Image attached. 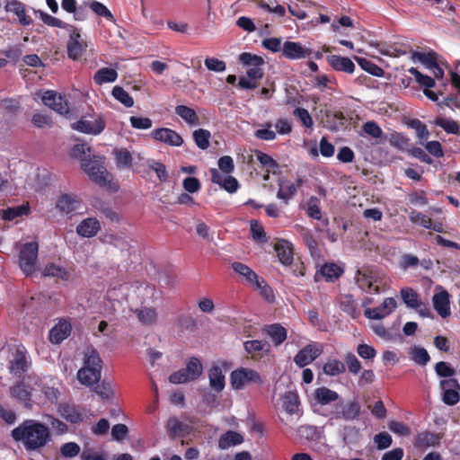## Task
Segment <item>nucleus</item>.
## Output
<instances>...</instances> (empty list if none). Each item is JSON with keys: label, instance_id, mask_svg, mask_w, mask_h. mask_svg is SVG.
I'll return each mask as SVG.
<instances>
[{"label": "nucleus", "instance_id": "603ef678", "mask_svg": "<svg viewBox=\"0 0 460 460\" xmlns=\"http://www.w3.org/2000/svg\"><path fill=\"white\" fill-rule=\"evenodd\" d=\"M406 124L409 128L415 130L417 137L420 139H428V137H429V132L427 128V126L424 123H422L420 119H409Z\"/></svg>", "mask_w": 460, "mask_h": 460}, {"label": "nucleus", "instance_id": "e433bc0d", "mask_svg": "<svg viewBox=\"0 0 460 460\" xmlns=\"http://www.w3.org/2000/svg\"><path fill=\"white\" fill-rule=\"evenodd\" d=\"M319 273L326 281L333 282L342 275L343 270L335 263H325L321 267Z\"/></svg>", "mask_w": 460, "mask_h": 460}, {"label": "nucleus", "instance_id": "aec40b11", "mask_svg": "<svg viewBox=\"0 0 460 460\" xmlns=\"http://www.w3.org/2000/svg\"><path fill=\"white\" fill-rule=\"evenodd\" d=\"M82 200L76 195L62 194L57 200L56 208L65 214H70L79 209Z\"/></svg>", "mask_w": 460, "mask_h": 460}, {"label": "nucleus", "instance_id": "09e8293b", "mask_svg": "<svg viewBox=\"0 0 460 460\" xmlns=\"http://www.w3.org/2000/svg\"><path fill=\"white\" fill-rule=\"evenodd\" d=\"M357 61H358V64L360 66V67L363 70L367 71V73H369L372 75L380 77V76H383L385 74L382 67H380L379 66H377L376 64L373 63L372 61H370L367 58H357Z\"/></svg>", "mask_w": 460, "mask_h": 460}, {"label": "nucleus", "instance_id": "5fc2aeb1", "mask_svg": "<svg viewBox=\"0 0 460 460\" xmlns=\"http://www.w3.org/2000/svg\"><path fill=\"white\" fill-rule=\"evenodd\" d=\"M412 58H417L429 68L437 67V54L433 51L428 53L415 51L412 53Z\"/></svg>", "mask_w": 460, "mask_h": 460}, {"label": "nucleus", "instance_id": "6ab92c4d", "mask_svg": "<svg viewBox=\"0 0 460 460\" xmlns=\"http://www.w3.org/2000/svg\"><path fill=\"white\" fill-rule=\"evenodd\" d=\"M277 252L279 261L285 266H290L293 264L294 259V248L290 242L280 239L274 246Z\"/></svg>", "mask_w": 460, "mask_h": 460}, {"label": "nucleus", "instance_id": "393cba45", "mask_svg": "<svg viewBox=\"0 0 460 460\" xmlns=\"http://www.w3.org/2000/svg\"><path fill=\"white\" fill-rule=\"evenodd\" d=\"M330 66L336 71L352 74L355 70V64L347 57L332 55L327 57Z\"/></svg>", "mask_w": 460, "mask_h": 460}, {"label": "nucleus", "instance_id": "0eeeda50", "mask_svg": "<svg viewBox=\"0 0 460 460\" xmlns=\"http://www.w3.org/2000/svg\"><path fill=\"white\" fill-rule=\"evenodd\" d=\"M81 168L87 173L91 181L100 186H106L108 172L101 160L95 156L93 159H82Z\"/></svg>", "mask_w": 460, "mask_h": 460}, {"label": "nucleus", "instance_id": "412c9836", "mask_svg": "<svg viewBox=\"0 0 460 460\" xmlns=\"http://www.w3.org/2000/svg\"><path fill=\"white\" fill-rule=\"evenodd\" d=\"M101 230V223L95 217H87L82 220L76 226L78 235L85 238L95 236Z\"/></svg>", "mask_w": 460, "mask_h": 460}, {"label": "nucleus", "instance_id": "8fccbe9b", "mask_svg": "<svg viewBox=\"0 0 460 460\" xmlns=\"http://www.w3.org/2000/svg\"><path fill=\"white\" fill-rule=\"evenodd\" d=\"M252 288L259 290L261 296L268 302L274 301L275 296L273 290L263 279H259Z\"/></svg>", "mask_w": 460, "mask_h": 460}, {"label": "nucleus", "instance_id": "864d4df0", "mask_svg": "<svg viewBox=\"0 0 460 460\" xmlns=\"http://www.w3.org/2000/svg\"><path fill=\"white\" fill-rule=\"evenodd\" d=\"M307 216L313 219L321 220L322 211L320 208V200L316 197H311L307 202Z\"/></svg>", "mask_w": 460, "mask_h": 460}, {"label": "nucleus", "instance_id": "b1692460", "mask_svg": "<svg viewBox=\"0 0 460 460\" xmlns=\"http://www.w3.org/2000/svg\"><path fill=\"white\" fill-rule=\"evenodd\" d=\"M441 437L438 434L430 431H422L418 433L415 438L414 447L420 450H425L429 447H435L439 444Z\"/></svg>", "mask_w": 460, "mask_h": 460}, {"label": "nucleus", "instance_id": "de8ad7c7", "mask_svg": "<svg viewBox=\"0 0 460 460\" xmlns=\"http://www.w3.org/2000/svg\"><path fill=\"white\" fill-rule=\"evenodd\" d=\"M193 139L197 146L202 150H206L209 146V139L211 134L208 130L199 128L193 132Z\"/></svg>", "mask_w": 460, "mask_h": 460}, {"label": "nucleus", "instance_id": "c756f323", "mask_svg": "<svg viewBox=\"0 0 460 460\" xmlns=\"http://www.w3.org/2000/svg\"><path fill=\"white\" fill-rule=\"evenodd\" d=\"M166 428L169 436L172 438L185 436L190 430V427L176 417L169 418Z\"/></svg>", "mask_w": 460, "mask_h": 460}, {"label": "nucleus", "instance_id": "2eb2a0df", "mask_svg": "<svg viewBox=\"0 0 460 460\" xmlns=\"http://www.w3.org/2000/svg\"><path fill=\"white\" fill-rule=\"evenodd\" d=\"M151 137L156 140L172 146H181L183 139L180 134L168 128H160L151 132Z\"/></svg>", "mask_w": 460, "mask_h": 460}, {"label": "nucleus", "instance_id": "72a5a7b5", "mask_svg": "<svg viewBox=\"0 0 460 460\" xmlns=\"http://www.w3.org/2000/svg\"><path fill=\"white\" fill-rule=\"evenodd\" d=\"M210 386L217 392H221L225 387V376L219 367L214 366L208 371Z\"/></svg>", "mask_w": 460, "mask_h": 460}, {"label": "nucleus", "instance_id": "052dcab7", "mask_svg": "<svg viewBox=\"0 0 460 460\" xmlns=\"http://www.w3.org/2000/svg\"><path fill=\"white\" fill-rule=\"evenodd\" d=\"M344 361L348 367V370L349 373L353 375H358L360 372L362 368L361 363L353 353H347L345 355Z\"/></svg>", "mask_w": 460, "mask_h": 460}, {"label": "nucleus", "instance_id": "338daca9", "mask_svg": "<svg viewBox=\"0 0 460 460\" xmlns=\"http://www.w3.org/2000/svg\"><path fill=\"white\" fill-rule=\"evenodd\" d=\"M94 207L101 211L111 222L119 221V216L108 204L102 201H97Z\"/></svg>", "mask_w": 460, "mask_h": 460}, {"label": "nucleus", "instance_id": "9d476101", "mask_svg": "<svg viewBox=\"0 0 460 460\" xmlns=\"http://www.w3.org/2000/svg\"><path fill=\"white\" fill-rule=\"evenodd\" d=\"M32 391L33 388L30 385L23 380H18L10 387V396L22 403L25 408L31 410L35 402L32 400Z\"/></svg>", "mask_w": 460, "mask_h": 460}, {"label": "nucleus", "instance_id": "9b49d317", "mask_svg": "<svg viewBox=\"0 0 460 460\" xmlns=\"http://www.w3.org/2000/svg\"><path fill=\"white\" fill-rule=\"evenodd\" d=\"M355 279L362 291L369 294H378L380 292L379 287L376 285L377 277L372 270H358Z\"/></svg>", "mask_w": 460, "mask_h": 460}, {"label": "nucleus", "instance_id": "a878e982", "mask_svg": "<svg viewBox=\"0 0 460 460\" xmlns=\"http://www.w3.org/2000/svg\"><path fill=\"white\" fill-rule=\"evenodd\" d=\"M314 398L317 403L327 405L332 402H336L340 399V394L326 386H321L314 390Z\"/></svg>", "mask_w": 460, "mask_h": 460}, {"label": "nucleus", "instance_id": "6e6d98bb", "mask_svg": "<svg viewBox=\"0 0 460 460\" xmlns=\"http://www.w3.org/2000/svg\"><path fill=\"white\" fill-rule=\"evenodd\" d=\"M408 72L413 75L416 79V81L426 87V89L431 88L435 85V80L426 75L421 74L417 68L411 67Z\"/></svg>", "mask_w": 460, "mask_h": 460}, {"label": "nucleus", "instance_id": "e2e57ef3", "mask_svg": "<svg viewBox=\"0 0 460 460\" xmlns=\"http://www.w3.org/2000/svg\"><path fill=\"white\" fill-rule=\"evenodd\" d=\"M410 219L411 222L415 224H419L424 228H430L432 226V220L427 215L422 214L421 212L412 210L410 213Z\"/></svg>", "mask_w": 460, "mask_h": 460}, {"label": "nucleus", "instance_id": "6e6552de", "mask_svg": "<svg viewBox=\"0 0 460 460\" xmlns=\"http://www.w3.org/2000/svg\"><path fill=\"white\" fill-rule=\"evenodd\" d=\"M231 385L234 389L241 390L250 384H262L261 375L254 369L240 367L234 370L230 376Z\"/></svg>", "mask_w": 460, "mask_h": 460}, {"label": "nucleus", "instance_id": "774afa93", "mask_svg": "<svg viewBox=\"0 0 460 460\" xmlns=\"http://www.w3.org/2000/svg\"><path fill=\"white\" fill-rule=\"evenodd\" d=\"M204 64L209 71L224 72L226 69V62L216 58H207Z\"/></svg>", "mask_w": 460, "mask_h": 460}, {"label": "nucleus", "instance_id": "69168bd1", "mask_svg": "<svg viewBox=\"0 0 460 460\" xmlns=\"http://www.w3.org/2000/svg\"><path fill=\"white\" fill-rule=\"evenodd\" d=\"M265 345V342L259 340L247 341L243 343L245 351L252 356L259 354L261 351H262Z\"/></svg>", "mask_w": 460, "mask_h": 460}, {"label": "nucleus", "instance_id": "c85d7f7f", "mask_svg": "<svg viewBox=\"0 0 460 460\" xmlns=\"http://www.w3.org/2000/svg\"><path fill=\"white\" fill-rule=\"evenodd\" d=\"M231 268L235 273L243 277L245 279L246 283H248L252 287L260 279L255 271H253L249 266L242 262L234 261L231 264Z\"/></svg>", "mask_w": 460, "mask_h": 460}, {"label": "nucleus", "instance_id": "ea45409f", "mask_svg": "<svg viewBox=\"0 0 460 460\" xmlns=\"http://www.w3.org/2000/svg\"><path fill=\"white\" fill-rule=\"evenodd\" d=\"M341 309L350 315L352 318H358L360 315V311L358 308V304L353 299V296H344L341 300Z\"/></svg>", "mask_w": 460, "mask_h": 460}, {"label": "nucleus", "instance_id": "ddd939ff", "mask_svg": "<svg viewBox=\"0 0 460 460\" xmlns=\"http://www.w3.org/2000/svg\"><path fill=\"white\" fill-rule=\"evenodd\" d=\"M396 307V300L394 297H386L381 305L375 308H367L364 314L368 319L381 320L391 314Z\"/></svg>", "mask_w": 460, "mask_h": 460}, {"label": "nucleus", "instance_id": "bf43d9fd", "mask_svg": "<svg viewBox=\"0 0 460 460\" xmlns=\"http://www.w3.org/2000/svg\"><path fill=\"white\" fill-rule=\"evenodd\" d=\"M241 63L247 66H261L264 60L261 57L248 52L242 53L239 57Z\"/></svg>", "mask_w": 460, "mask_h": 460}, {"label": "nucleus", "instance_id": "39448f33", "mask_svg": "<svg viewBox=\"0 0 460 460\" xmlns=\"http://www.w3.org/2000/svg\"><path fill=\"white\" fill-rule=\"evenodd\" d=\"M106 123L102 115L93 116L85 114L72 124V128L81 133L89 135H99L105 128Z\"/></svg>", "mask_w": 460, "mask_h": 460}, {"label": "nucleus", "instance_id": "423d86ee", "mask_svg": "<svg viewBox=\"0 0 460 460\" xmlns=\"http://www.w3.org/2000/svg\"><path fill=\"white\" fill-rule=\"evenodd\" d=\"M38 252L39 245L36 242H29L22 245L19 254V265L24 274L31 275L35 271Z\"/></svg>", "mask_w": 460, "mask_h": 460}, {"label": "nucleus", "instance_id": "a211bd4d", "mask_svg": "<svg viewBox=\"0 0 460 460\" xmlns=\"http://www.w3.org/2000/svg\"><path fill=\"white\" fill-rule=\"evenodd\" d=\"M58 414L66 421L72 424H77L83 421L84 414L79 407L67 402L60 403L58 407Z\"/></svg>", "mask_w": 460, "mask_h": 460}, {"label": "nucleus", "instance_id": "37998d69", "mask_svg": "<svg viewBox=\"0 0 460 460\" xmlns=\"http://www.w3.org/2000/svg\"><path fill=\"white\" fill-rule=\"evenodd\" d=\"M434 124L442 128L448 134L460 135V127L458 123L452 119L438 117L434 120Z\"/></svg>", "mask_w": 460, "mask_h": 460}, {"label": "nucleus", "instance_id": "79ce46f5", "mask_svg": "<svg viewBox=\"0 0 460 460\" xmlns=\"http://www.w3.org/2000/svg\"><path fill=\"white\" fill-rule=\"evenodd\" d=\"M43 275L45 277H57L63 280H67L69 278L68 271L55 263H48L43 270Z\"/></svg>", "mask_w": 460, "mask_h": 460}, {"label": "nucleus", "instance_id": "1a4fd4ad", "mask_svg": "<svg viewBox=\"0 0 460 460\" xmlns=\"http://www.w3.org/2000/svg\"><path fill=\"white\" fill-rule=\"evenodd\" d=\"M31 365V363L27 357L26 351L17 349L9 360L8 370L13 377L23 378L24 375L29 371Z\"/></svg>", "mask_w": 460, "mask_h": 460}, {"label": "nucleus", "instance_id": "7c9ffc66", "mask_svg": "<svg viewBox=\"0 0 460 460\" xmlns=\"http://www.w3.org/2000/svg\"><path fill=\"white\" fill-rule=\"evenodd\" d=\"M266 333L271 338L275 346L282 344L288 336V332L279 323H272L265 327Z\"/></svg>", "mask_w": 460, "mask_h": 460}, {"label": "nucleus", "instance_id": "f257e3e1", "mask_svg": "<svg viewBox=\"0 0 460 460\" xmlns=\"http://www.w3.org/2000/svg\"><path fill=\"white\" fill-rule=\"evenodd\" d=\"M15 442H21L27 452H40L52 441L49 428L37 420L28 419L11 431Z\"/></svg>", "mask_w": 460, "mask_h": 460}, {"label": "nucleus", "instance_id": "20e7f679", "mask_svg": "<svg viewBox=\"0 0 460 460\" xmlns=\"http://www.w3.org/2000/svg\"><path fill=\"white\" fill-rule=\"evenodd\" d=\"M35 385L40 388V392L43 395L44 403L56 404L61 395L60 386L62 385L61 381L54 376H45L39 378Z\"/></svg>", "mask_w": 460, "mask_h": 460}, {"label": "nucleus", "instance_id": "4be33fe9", "mask_svg": "<svg viewBox=\"0 0 460 460\" xmlns=\"http://www.w3.org/2000/svg\"><path fill=\"white\" fill-rule=\"evenodd\" d=\"M71 331V323L67 320H60L49 331V341L54 344H59L70 335Z\"/></svg>", "mask_w": 460, "mask_h": 460}, {"label": "nucleus", "instance_id": "13d9d810", "mask_svg": "<svg viewBox=\"0 0 460 460\" xmlns=\"http://www.w3.org/2000/svg\"><path fill=\"white\" fill-rule=\"evenodd\" d=\"M256 157L268 172H274L279 167L278 163L270 155L263 152L258 151Z\"/></svg>", "mask_w": 460, "mask_h": 460}, {"label": "nucleus", "instance_id": "4468645a", "mask_svg": "<svg viewBox=\"0 0 460 460\" xmlns=\"http://www.w3.org/2000/svg\"><path fill=\"white\" fill-rule=\"evenodd\" d=\"M322 351V349L316 343L308 344L297 352L294 358V362L299 367H304L317 358Z\"/></svg>", "mask_w": 460, "mask_h": 460}, {"label": "nucleus", "instance_id": "49530a36", "mask_svg": "<svg viewBox=\"0 0 460 460\" xmlns=\"http://www.w3.org/2000/svg\"><path fill=\"white\" fill-rule=\"evenodd\" d=\"M323 370L324 374L335 376L344 373L346 371V367L341 361L338 359H332L323 365Z\"/></svg>", "mask_w": 460, "mask_h": 460}, {"label": "nucleus", "instance_id": "a19ab883", "mask_svg": "<svg viewBox=\"0 0 460 460\" xmlns=\"http://www.w3.org/2000/svg\"><path fill=\"white\" fill-rule=\"evenodd\" d=\"M113 154L119 168H130L132 166L133 158L128 150L125 148L115 149Z\"/></svg>", "mask_w": 460, "mask_h": 460}, {"label": "nucleus", "instance_id": "58836bf2", "mask_svg": "<svg viewBox=\"0 0 460 460\" xmlns=\"http://www.w3.org/2000/svg\"><path fill=\"white\" fill-rule=\"evenodd\" d=\"M184 371L188 374V377L190 381L198 379L203 371L200 360L195 357L190 358L186 364Z\"/></svg>", "mask_w": 460, "mask_h": 460}, {"label": "nucleus", "instance_id": "5701e85b", "mask_svg": "<svg viewBox=\"0 0 460 460\" xmlns=\"http://www.w3.org/2000/svg\"><path fill=\"white\" fill-rule=\"evenodd\" d=\"M433 306L437 313L442 317L447 318L450 315L449 294L443 289L433 296Z\"/></svg>", "mask_w": 460, "mask_h": 460}, {"label": "nucleus", "instance_id": "f3484780", "mask_svg": "<svg viewBox=\"0 0 460 460\" xmlns=\"http://www.w3.org/2000/svg\"><path fill=\"white\" fill-rule=\"evenodd\" d=\"M282 53L288 59H301L309 57L312 50L304 48L299 42L286 41L283 45Z\"/></svg>", "mask_w": 460, "mask_h": 460}, {"label": "nucleus", "instance_id": "473e14b6", "mask_svg": "<svg viewBox=\"0 0 460 460\" xmlns=\"http://www.w3.org/2000/svg\"><path fill=\"white\" fill-rule=\"evenodd\" d=\"M175 113L180 116L190 126L199 125V118L197 112L185 105H178L175 107Z\"/></svg>", "mask_w": 460, "mask_h": 460}, {"label": "nucleus", "instance_id": "a18cd8bd", "mask_svg": "<svg viewBox=\"0 0 460 460\" xmlns=\"http://www.w3.org/2000/svg\"><path fill=\"white\" fill-rule=\"evenodd\" d=\"M138 320L144 324H153L156 322L157 314L155 308L142 307L136 310Z\"/></svg>", "mask_w": 460, "mask_h": 460}, {"label": "nucleus", "instance_id": "f03ea898", "mask_svg": "<svg viewBox=\"0 0 460 460\" xmlns=\"http://www.w3.org/2000/svg\"><path fill=\"white\" fill-rule=\"evenodd\" d=\"M102 360L95 349H88L84 354V366L77 372L78 381L85 386H93L101 380Z\"/></svg>", "mask_w": 460, "mask_h": 460}, {"label": "nucleus", "instance_id": "2f4dec72", "mask_svg": "<svg viewBox=\"0 0 460 460\" xmlns=\"http://www.w3.org/2000/svg\"><path fill=\"white\" fill-rule=\"evenodd\" d=\"M243 441V438L241 434L229 430L221 435L218 440V447L220 449H227L230 447L236 446L242 444Z\"/></svg>", "mask_w": 460, "mask_h": 460}, {"label": "nucleus", "instance_id": "bb28decb", "mask_svg": "<svg viewBox=\"0 0 460 460\" xmlns=\"http://www.w3.org/2000/svg\"><path fill=\"white\" fill-rule=\"evenodd\" d=\"M80 33L74 31L70 34V39L67 43V54L68 57L74 60L78 59L85 50V45L79 41Z\"/></svg>", "mask_w": 460, "mask_h": 460}, {"label": "nucleus", "instance_id": "c03bdc74", "mask_svg": "<svg viewBox=\"0 0 460 460\" xmlns=\"http://www.w3.org/2000/svg\"><path fill=\"white\" fill-rule=\"evenodd\" d=\"M400 295L403 303L410 308L418 306V303L420 301L419 294L411 288H402Z\"/></svg>", "mask_w": 460, "mask_h": 460}, {"label": "nucleus", "instance_id": "dca6fc26", "mask_svg": "<svg viewBox=\"0 0 460 460\" xmlns=\"http://www.w3.org/2000/svg\"><path fill=\"white\" fill-rule=\"evenodd\" d=\"M303 185V180L298 178L296 182H290L287 180H279L277 198L281 199L286 205L296 194L297 189Z\"/></svg>", "mask_w": 460, "mask_h": 460}, {"label": "nucleus", "instance_id": "0e129e2a", "mask_svg": "<svg viewBox=\"0 0 460 460\" xmlns=\"http://www.w3.org/2000/svg\"><path fill=\"white\" fill-rule=\"evenodd\" d=\"M149 167L154 172H155L156 176L160 181H163V182L167 181V180L169 178V174H168L166 167L164 164H162L159 161L151 160L149 162Z\"/></svg>", "mask_w": 460, "mask_h": 460}, {"label": "nucleus", "instance_id": "f704fd0d", "mask_svg": "<svg viewBox=\"0 0 460 460\" xmlns=\"http://www.w3.org/2000/svg\"><path fill=\"white\" fill-rule=\"evenodd\" d=\"M31 212L29 204H22L18 207L7 208L3 209L0 213L2 219L5 221H12L19 217L28 215Z\"/></svg>", "mask_w": 460, "mask_h": 460}, {"label": "nucleus", "instance_id": "7ed1b4c3", "mask_svg": "<svg viewBox=\"0 0 460 460\" xmlns=\"http://www.w3.org/2000/svg\"><path fill=\"white\" fill-rule=\"evenodd\" d=\"M361 414V404L357 399L344 400L340 398L332 404L326 417L331 420L353 421Z\"/></svg>", "mask_w": 460, "mask_h": 460}, {"label": "nucleus", "instance_id": "c9c22d12", "mask_svg": "<svg viewBox=\"0 0 460 460\" xmlns=\"http://www.w3.org/2000/svg\"><path fill=\"white\" fill-rule=\"evenodd\" d=\"M118 78V73L114 68L102 67L99 69L93 75L95 84L102 85L107 83H113Z\"/></svg>", "mask_w": 460, "mask_h": 460}, {"label": "nucleus", "instance_id": "4d7b16f0", "mask_svg": "<svg viewBox=\"0 0 460 460\" xmlns=\"http://www.w3.org/2000/svg\"><path fill=\"white\" fill-rule=\"evenodd\" d=\"M250 226L253 240L260 243H266L268 241L264 228L259 221L251 220Z\"/></svg>", "mask_w": 460, "mask_h": 460}, {"label": "nucleus", "instance_id": "680f3d73", "mask_svg": "<svg viewBox=\"0 0 460 460\" xmlns=\"http://www.w3.org/2000/svg\"><path fill=\"white\" fill-rule=\"evenodd\" d=\"M293 115L296 117L302 125L305 128H312L314 125L313 119L308 112V111L305 108H296L293 111Z\"/></svg>", "mask_w": 460, "mask_h": 460}, {"label": "nucleus", "instance_id": "cd10ccee", "mask_svg": "<svg viewBox=\"0 0 460 460\" xmlns=\"http://www.w3.org/2000/svg\"><path fill=\"white\" fill-rule=\"evenodd\" d=\"M6 11L14 13L20 23L27 26L32 22V19L26 14L25 5L20 1L12 0L6 4Z\"/></svg>", "mask_w": 460, "mask_h": 460}, {"label": "nucleus", "instance_id": "3c124183", "mask_svg": "<svg viewBox=\"0 0 460 460\" xmlns=\"http://www.w3.org/2000/svg\"><path fill=\"white\" fill-rule=\"evenodd\" d=\"M112 95L127 108L132 107L134 104L133 98L121 86H115L112 89Z\"/></svg>", "mask_w": 460, "mask_h": 460}, {"label": "nucleus", "instance_id": "4c0bfd02", "mask_svg": "<svg viewBox=\"0 0 460 460\" xmlns=\"http://www.w3.org/2000/svg\"><path fill=\"white\" fill-rule=\"evenodd\" d=\"M282 405L284 410L288 414H294L297 411L299 406V397L295 392H287L282 399Z\"/></svg>", "mask_w": 460, "mask_h": 460}, {"label": "nucleus", "instance_id": "f8f14e48", "mask_svg": "<svg viewBox=\"0 0 460 460\" xmlns=\"http://www.w3.org/2000/svg\"><path fill=\"white\" fill-rule=\"evenodd\" d=\"M442 388V401L445 404L453 406L460 401V385L455 378L445 379L440 382Z\"/></svg>", "mask_w": 460, "mask_h": 460}]
</instances>
